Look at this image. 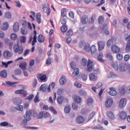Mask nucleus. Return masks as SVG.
I'll return each mask as SVG.
<instances>
[{"mask_svg":"<svg viewBox=\"0 0 130 130\" xmlns=\"http://www.w3.org/2000/svg\"><path fill=\"white\" fill-rule=\"evenodd\" d=\"M34 116L37 119H41L42 118H48L50 117V114L46 111H41L39 114L37 112H34Z\"/></svg>","mask_w":130,"mask_h":130,"instance_id":"nucleus-1","label":"nucleus"},{"mask_svg":"<svg viewBox=\"0 0 130 130\" xmlns=\"http://www.w3.org/2000/svg\"><path fill=\"white\" fill-rule=\"evenodd\" d=\"M13 51L15 53H18V54H22L24 51V48L23 46L19 45V43H17V45H15L13 47Z\"/></svg>","mask_w":130,"mask_h":130,"instance_id":"nucleus-2","label":"nucleus"},{"mask_svg":"<svg viewBox=\"0 0 130 130\" xmlns=\"http://www.w3.org/2000/svg\"><path fill=\"white\" fill-rule=\"evenodd\" d=\"M71 68L72 70H74L72 73V76L73 77H76L80 74V69L79 68L76 69V62H75V61H73L71 63Z\"/></svg>","mask_w":130,"mask_h":130,"instance_id":"nucleus-3","label":"nucleus"},{"mask_svg":"<svg viewBox=\"0 0 130 130\" xmlns=\"http://www.w3.org/2000/svg\"><path fill=\"white\" fill-rule=\"evenodd\" d=\"M27 124H28V121L27 120L23 119L21 122V125L22 126H23L24 128H26V129H31V130H34V129H38V127H34V126H27Z\"/></svg>","mask_w":130,"mask_h":130,"instance_id":"nucleus-4","label":"nucleus"},{"mask_svg":"<svg viewBox=\"0 0 130 130\" xmlns=\"http://www.w3.org/2000/svg\"><path fill=\"white\" fill-rule=\"evenodd\" d=\"M3 56L5 59L11 58L13 56V53L9 51H5L3 53Z\"/></svg>","mask_w":130,"mask_h":130,"instance_id":"nucleus-5","label":"nucleus"},{"mask_svg":"<svg viewBox=\"0 0 130 130\" xmlns=\"http://www.w3.org/2000/svg\"><path fill=\"white\" fill-rule=\"evenodd\" d=\"M119 69L120 72H125L127 70V65L125 63H121L119 64Z\"/></svg>","mask_w":130,"mask_h":130,"instance_id":"nucleus-6","label":"nucleus"},{"mask_svg":"<svg viewBox=\"0 0 130 130\" xmlns=\"http://www.w3.org/2000/svg\"><path fill=\"white\" fill-rule=\"evenodd\" d=\"M112 51L114 53H118L120 52V48L116 45H114L112 46Z\"/></svg>","mask_w":130,"mask_h":130,"instance_id":"nucleus-7","label":"nucleus"},{"mask_svg":"<svg viewBox=\"0 0 130 130\" xmlns=\"http://www.w3.org/2000/svg\"><path fill=\"white\" fill-rule=\"evenodd\" d=\"M81 22L82 24L85 25L89 22V17L87 15H83L81 19Z\"/></svg>","mask_w":130,"mask_h":130,"instance_id":"nucleus-8","label":"nucleus"},{"mask_svg":"<svg viewBox=\"0 0 130 130\" xmlns=\"http://www.w3.org/2000/svg\"><path fill=\"white\" fill-rule=\"evenodd\" d=\"M76 122H77L78 124H82V123L85 122V118L82 116H79L76 118Z\"/></svg>","mask_w":130,"mask_h":130,"instance_id":"nucleus-9","label":"nucleus"},{"mask_svg":"<svg viewBox=\"0 0 130 130\" xmlns=\"http://www.w3.org/2000/svg\"><path fill=\"white\" fill-rule=\"evenodd\" d=\"M126 105V100L125 99H122L119 102V106L121 108H123Z\"/></svg>","mask_w":130,"mask_h":130,"instance_id":"nucleus-10","label":"nucleus"},{"mask_svg":"<svg viewBox=\"0 0 130 130\" xmlns=\"http://www.w3.org/2000/svg\"><path fill=\"white\" fill-rule=\"evenodd\" d=\"M107 116L108 118L110 119H111L112 120H114L115 118H116V117H115V115L112 112L109 111L107 112Z\"/></svg>","mask_w":130,"mask_h":130,"instance_id":"nucleus-11","label":"nucleus"},{"mask_svg":"<svg viewBox=\"0 0 130 130\" xmlns=\"http://www.w3.org/2000/svg\"><path fill=\"white\" fill-rule=\"evenodd\" d=\"M112 104H113V99H107L105 103V105L108 108L111 107Z\"/></svg>","mask_w":130,"mask_h":130,"instance_id":"nucleus-12","label":"nucleus"},{"mask_svg":"<svg viewBox=\"0 0 130 130\" xmlns=\"http://www.w3.org/2000/svg\"><path fill=\"white\" fill-rule=\"evenodd\" d=\"M47 78V76L46 75H41V74H39L37 75V78L39 80H40L42 82H46V78Z\"/></svg>","mask_w":130,"mask_h":130,"instance_id":"nucleus-13","label":"nucleus"},{"mask_svg":"<svg viewBox=\"0 0 130 130\" xmlns=\"http://www.w3.org/2000/svg\"><path fill=\"white\" fill-rule=\"evenodd\" d=\"M13 102L15 105H19L22 103V100L20 98H15L13 99Z\"/></svg>","mask_w":130,"mask_h":130,"instance_id":"nucleus-14","label":"nucleus"},{"mask_svg":"<svg viewBox=\"0 0 130 130\" xmlns=\"http://www.w3.org/2000/svg\"><path fill=\"white\" fill-rule=\"evenodd\" d=\"M6 84L7 85H6L5 86H7V87H16V84H18V82H12L11 81H6L5 82Z\"/></svg>","mask_w":130,"mask_h":130,"instance_id":"nucleus-15","label":"nucleus"},{"mask_svg":"<svg viewBox=\"0 0 130 130\" xmlns=\"http://www.w3.org/2000/svg\"><path fill=\"white\" fill-rule=\"evenodd\" d=\"M98 45L99 51H101V50L104 49V47H105V43L102 41L99 42Z\"/></svg>","mask_w":130,"mask_h":130,"instance_id":"nucleus-16","label":"nucleus"},{"mask_svg":"<svg viewBox=\"0 0 130 130\" xmlns=\"http://www.w3.org/2000/svg\"><path fill=\"white\" fill-rule=\"evenodd\" d=\"M126 116H127V114L125 112L121 111L119 114V117L121 119H126Z\"/></svg>","mask_w":130,"mask_h":130,"instance_id":"nucleus-17","label":"nucleus"},{"mask_svg":"<svg viewBox=\"0 0 130 130\" xmlns=\"http://www.w3.org/2000/svg\"><path fill=\"white\" fill-rule=\"evenodd\" d=\"M64 101V97L63 96L59 95L57 98V102L58 104H62Z\"/></svg>","mask_w":130,"mask_h":130,"instance_id":"nucleus-18","label":"nucleus"},{"mask_svg":"<svg viewBox=\"0 0 130 130\" xmlns=\"http://www.w3.org/2000/svg\"><path fill=\"white\" fill-rule=\"evenodd\" d=\"M67 83V77L64 76H62L59 79V83L60 85H64Z\"/></svg>","mask_w":130,"mask_h":130,"instance_id":"nucleus-19","label":"nucleus"},{"mask_svg":"<svg viewBox=\"0 0 130 130\" xmlns=\"http://www.w3.org/2000/svg\"><path fill=\"white\" fill-rule=\"evenodd\" d=\"M110 91L109 92V95L111 96H115L116 94H117V92H116V90L114 89V88L111 87L110 88Z\"/></svg>","mask_w":130,"mask_h":130,"instance_id":"nucleus-20","label":"nucleus"},{"mask_svg":"<svg viewBox=\"0 0 130 130\" xmlns=\"http://www.w3.org/2000/svg\"><path fill=\"white\" fill-rule=\"evenodd\" d=\"M90 51L91 52V54H92L93 55H96L97 48H96V46L95 45H93L90 47Z\"/></svg>","mask_w":130,"mask_h":130,"instance_id":"nucleus-21","label":"nucleus"},{"mask_svg":"<svg viewBox=\"0 0 130 130\" xmlns=\"http://www.w3.org/2000/svg\"><path fill=\"white\" fill-rule=\"evenodd\" d=\"M97 76L95 75L94 73H91L89 75V79L90 81L96 82L97 81Z\"/></svg>","mask_w":130,"mask_h":130,"instance_id":"nucleus-22","label":"nucleus"},{"mask_svg":"<svg viewBox=\"0 0 130 130\" xmlns=\"http://www.w3.org/2000/svg\"><path fill=\"white\" fill-rule=\"evenodd\" d=\"M43 10L44 12L47 14V16L50 15V8L49 7H43Z\"/></svg>","mask_w":130,"mask_h":130,"instance_id":"nucleus-23","label":"nucleus"},{"mask_svg":"<svg viewBox=\"0 0 130 130\" xmlns=\"http://www.w3.org/2000/svg\"><path fill=\"white\" fill-rule=\"evenodd\" d=\"M43 10L44 12L47 14V16L50 15V8L49 7H43Z\"/></svg>","mask_w":130,"mask_h":130,"instance_id":"nucleus-24","label":"nucleus"},{"mask_svg":"<svg viewBox=\"0 0 130 130\" xmlns=\"http://www.w3.org/2000/svg\"><path fill=\"white\" fill-rule=\"evenodd\" d=\"M7 76L8 74L7 73V71L6 70H4L0 72V77H1V78L6 79Z\"/></svg>","mask_w":130,"mask_h":130,"instance_id":"nucleus-25","label":"nucleus"},{"mask_svg":"<svg viewBox=\"0 0 130 130\" xmlns=\"http://www.w3.org/2000/svg\"><path fill=\"white\" fill-rule=\"evenodd\" d=\"M13 31L16 33L19 31V23L15 22L13 25Z\"/></svg>","mask_w":130,"mask_h":130,"instance_id":"nucleus-26","label":"nucleus"},{"mask_svg":"<svg viewBox=\"0 0 130 130\" xmlns=\"http://www.w3.org/2000/svg\"><path fill=\"white\" fill-rule=\"evenodd\" d=\"M21 33L22 35H26L28 34V29L26 28V27L23 26L21 28Z\"/></svg>","mask_w":130,"mask_h":130,"instance_id":"nucleus-27","label":"nucleus"},{"mask_svg":"<svg viewBox=\"0 0 130 130\" xmlns=\"http://www.w3.org/2000/svg\"><path fill=\"white\" fill-rule=\"evenodd\" d=\"M37 22L38 24L41 23V14L40 13H37L36 15Z\"/></svg>","mask_w":130,"mask_h":130,"instance_id":"nucleus-28","label":"nucleus"},{"mask_svg":"<svg viewBox=\"0 0 130 130\" xmlns=\"http://www.w3.org/2000/svg\"><path fill=\"white\" fill-rule=\"evenodd\" d=\"M8 28H9V23L8 22H5L1 26L2 30H3L4 31L8 30Z\"/></svg>","mask_w":130,"mask_h":130,"instance_id":"nucleus-29","label":"nucleus"},{"mask_svg":"<svg viewBox=\"0 0 130 130\" xmlns=\"http://www.w3.org/2000/svg\"><path fill=\"white\" fill-rule=\"evenodd\" d=\"M19 68L20 69L22 70V71H25V70L27 69V63H26V62H23L20 63L19 64Z\"/></svg>","mask_w":130,"mask_h":130,"instance_id":"nucleus-30","label":"nucleus"},{"mask_svg":"<svg viewBox=\"0 0 130 130\" xmlns=\"http://www.w3.org/2000/svg\"><path fill=\"white\" fill-rule=\"evenodd\" d=\"M64 112L65 113H70L71 112V107L69 105H67L64 108Z\"/></svg>","mask_w":130,"mask_h":130,"instance_id":"nucleus-31","label":"nucleus"},{"mask_svg":"<svg viewBox=\"0 0 130 130\" xmlns=\"http://www.w3.org/2000/svg\"><path fill=\"white\" fill-rule=\"evenodd\" d=\"M44 40H45L44 36L42 35H39V36L38 37V41L41 43L42 42H44Z\"/></svg>","mask_w":130,"mask_h":130,"instance_id":"nucleus-32","label":"nucleus"},{"mask_svg":"<svg viewBox=\"0 0 130 130\" xmlns=\"http://www.w3.org/2000/svg\"><path fill=\"white\" fill-rule=\"evenodd\" d=\"M40 90L43 91V92H46V90H47V84H45L42 85L40 87Z\"/></svg>","mask_w":130,"mask_h":130,"instance_id":"nucleus-33","label":"nucleus"},{"mask_svg":"<svg viewBox=\"0 0 130 130\" xmlns=\"http://www.w3.org/2000/svg\"><path fill=\"white\" fill-rule=\"evenodd\" d=\"M95 19H96V15H95V14H93L90 17V18L89 19V23L93 24V23H94V21L95 20Z\"/></svg>","mask_w":130,"mask_h":130,"instance_id":"nucleus-34","label":"nucleus"},{"mask_svg":"<svg viewBox=\"0 0 130 130\" xmlns=\"http://www.w3.org/2000/svg\"><path fill=\"white\" fill-rule=\"evenodd\" d=\"M103 57V54L102 53H100L98 55V59L99 61H101V62H104V60L102 59Z\"/></svg>","mask_w":130,"mask_h":130,"instance_id":"nucleus-35","label":"nucleus"},{"mask_svg":"<svg viewBox=\"0 0 130 130\" xmlns=\"http://www.w3.org/2000/svg\"><path fill=\"white\" fill-rule=\"evenodd\" d=\"M92 129H100V130H103L104 128L101 125L98 124L94 127H92L91 128Z\"/></svg>","mask_w":130,"mask_h":130,"instance_id":"nucleus-36","label":"nucleus"},{"mask_svg":"<svg viewBox=\"0 0 130 130\" xmlns=\"http://www.w3.org/2000/svg\"><path fill=\"white\" fill-rule=\"evenodd\" d=\"M74 100L75 103H81L82 102V99L79 96H75Z\"/></svg>","mask_w":130,"mask_h":130,"instance_id":"nucleus-37","label":"nucleus"},{"mask_svg":"<svg viewBox=\"0 0 130 130\" xmlns=\"http://www.w3.org/2000/svg\"><path fill=\"white\" fill-rule=\"evenodd\" d=\"M5 17L6 19H8L9 20V19H11L12 18V14H11V12H7L5 13Z\"/></svg>","mask_w":130,"mask_h":130,"instance_id":"nucleus-38","label":"nucleus"},{"mask_svg":"<svg viewBox=\"0 0 130 130\" xmlns=\"http://www.w3.org/2000/svg\"><path fill=\"white\" fill-rule=\"evenodd\" d=\"M81 64L83 67H86L88 64V60L85 58H83L81 61Z\"/></svg>","mask_w":130,"mask_h":130,"instance_id":"nucleus-39","label":"nucleus"},{"mask_svg":"<svg viewBox=\"0 0 130 130\" xmlns=\"http://www.w3.org/2000/svg\"><path fill=\"white\" fill-rule=\"evenodd\" d=\"M84 50L86 51V52H89L91 50V47H90V44H86L84 47Z\"/></svg>","mask_w":130,"mask_h":130,"instance_id":"nucleus-40","label":"nucleus"},{"mask_svg":"<svg viewBox=\"0 0 130 130\" xmlns=\"http://www.w3.org/2000/svg\"><path fill=\"white\" fill-rule=\"evenodd\" d=\"M67 30H68V27L67 26V25H62L61 27V32H62V33H66Z\"/></svg>","mask_w":130,"mask_h":130,"instance_id":"nucleus-41","label":"nucleus"},{"mask_svg":"<svg viewBox=\"0 0 130 130\" xmlns=\"http://www.w3.org/2000/svg\"><path fill=\"white\" fill-rule=\"evenodd\" d=\"M16 107V110H18V111H22L24 109V108L22 105H17Z\"/></svg>","mask_w":130,"mask_h":130,"instance_id":"nucleus-42","label":"nucleus"},{"mask_svg":"<svg viewBox=\"0 0 130 130\" xmlns=\"http://www.w3.org/2000/svg\"><path fill=\"white\" fill-rule=\"evenodd\" d=\"M93 102H94L93 99L89 98L87 99V104L88 105H92V104H93Z\"/></svg>","mask_w":130,"mask_h":130,"instance_id":"nucleus-43","label":"nucleus"},{"mask_svg":"<svg viewBox=\"0 0 130 130\" xmlns=\"http://www.w3.org/2000/svg\"><path fill=\"white\" fill-rule=\"evenodd\" d=\"M18 38V36H17V34L13 33L11 35V40H16Z\"/></svg>","mask_w":130,"mask_h":130,"instance_id":"nucleus-44","label":"nucleus"},{"mask_svg":"<svg viewBox=\"0 0 130 130\" xmlns=\"http://www.w3.org/2000/svg\"><path fill=\"white\" fill-rule=\"evenodd\" d=\"M50 111L51 112H52V113H53L54 114H57V112L56 111V110H55V109H54V108H53V107L51 106L49 108Z\"/></svg>","mask_w":130,"mask_h":130,"instance_id":"nucleus-45","label":"nucleus"},{"mask_svg":"<svg viewBox=\"0 0 130 130\" xmlns=\"http://www.w3.org/2000/svg\"><path fill=\"white\" fill-rule=\"evenodd\" d=\"M109 77L112 78V79H114L115 78H116V75H115V74H114V73L110 72L109 74Z\"/></svg>","mask_w":130,"mask_h":130,"instance_id":"nucleus-46","label":"nucleus"},{"mask_svg":"<svg viewBox=\"0 0 130 130\" xmlns=\"http://www.w3.org/2000/svg\"><path fill=\"white\" fill-rule=\"evenodd\" d=\"M112 67L114 69L115 71H118V63L117 62L114 63Z\"/></svg>","mask_w":130,"mask_h":130,"instance_id":"nucleus-47","label":"nucleus"},{"mask_svg":"<svg viewBox=\"0 0 130 130\" xmlns=\"http://www.w3.org/2000/svg\"><path fill=\"white\" fill-rule=\"evenodd\" d=\"M125 50L126 51H130V41L127 42Z\"/></svg>","mask_w":130,"mask_h":130,"instance_id":"nucleus-48","label":"nucleus"},{"mask_svg":"<svg viewBox=\"0 0 130 130\" xmlns=\"http://www.w3.org/2000/svg\"><path fill=\"white\" fill-rule=\"evenodd\" d=\"M116 57L118 60H121L123 58V55L121 54H117L116 55Z\"/></svg>","mask_w":130,"mask_h":130,"instance_id":"nucleus-49","label":"nucleus"},{"mask_svg":"<svg viewBox=\"0 0 130 130\" xmlns=\"http://www.w3.org/2000/svg\"><path fill=\"white\" fill-rule=\"evenodd\" d=\"M79 95H81V96H86L87 92H86V91L84 90H81L79 91Z\"/></svg>","mask_w":130,"mask_h":130,"instance_id":"nucleus-50","label":"nucleus"},{"mask_svg":"<svg viewBox=\"0 0 130 130\" xmlns=\"http://www.w3.org/2000/svg\"><path fill=\"white\" fill-rule=\"evenodd\" d=\"M33 98H34V94H29V95L26 98V100H28L29 101H31V100H32Z\"/></svg>","mask_w":130,"mask_h":130,"instance_id":"nucleus-51","label":"nucleus"},{"mask_svg":"<svg viewBox=\"0 0 130 130\" xmlns=\"http://www.w3.org/2000/svg\"><path fill=\"white\" fill-rule=\"evenodd\" d=\"M63 92V88H58L57 91V94L58 95H61V94H62Z\"/></svg>","mask_w":130,"mask_h":130,"instance_id":"nucleus-52","label":"nucleus"},{"mask_svg":"<svg viewBox=\"0 0 130 130\" xmlns=\"http://www.w3.org/2000/svg\"><path fill=\"white\" fill-rule=\"evenodd\" d=\"M8 125H9V122H6V121H4L0 123L1 126L5 127V126H8Z\"/></svg>","mask_w":130,"mask_h":130,"instance_id":"nucleus-53","label":"nucleus"},{"mask_svg":"<svg viewBox=\"0 0 130 130\" xmlns=\"http://www.w3.org/2000/svg\"><path fill=\"white\" fill-rule=\"evenodd\" d=\"M5 43H7V44L9 45L10 47H12V46H13V42H11V41L9 39L6 40Z\"/></svg>","mask_w":130,"mask_h":130,"instance_id":"nucleus-54","label":"nucleus"},{"mask_svg":"<svg viewBox=\"0 0 130 130\" xmlns=\"http://www.w3.org/2000/svg\"><path fill=\"white\" fill-rule=\"evenodd\" d=\"M101 28L102 30H107L108 29V25H107V23H105L102 27H101Z\"/></svg>","mask_w":130,"mask_h":130,"instance_id":"nucleus-55","label":"nucleus"},{"mask_svg":"<svg viewBox=\"0 0 130 130\" xmlns=\"http://www.w3.org/2000/svg\"><path fill=\"white\" fill-rule=\"evenodd\" d=\"M98 20H99V23L100 24H102V23H103V22L104 21V18L102 16H100L98 19Z\"/></svg>","mask_w":130,"mask_h":130,"instance_id":"nucleus-56","label":"nucleus"},{"mask_svg":"<svg viewBox=\"0 0 130 130\" xmlns=\"http://www.w3.org/2000/svg\"><path fill=\"white\" fill-rule=\"evenodd\" d=\"M24 117L26 120H27V121H29V120H30V119H31V116H30L27 114H25L24 115Z\"/></svg>","mask_w":130,"mask_h":130,"instance_id":"nucleus-57","label":"nucleus"},{"mask_svg":"<svg viewBox=\"0 0 130 130\" xmlns=\"http://www.w3.org/2000/svg\"><path fill=\"white\" fill-rule=\"evenodd\" d=\"M21 74H22V71H21V69H17L15 71V75L17 76H20L21 75Z\"/></svg>","mask_w":130,"mask_h":130,"instance_id":"nucleus-58","label":"nucleus"},{"mask_svg":"<svg viewBox=\"0 0 130 130\" xmlns=\"http://www.w3.org/2000/svg\"><path fill=\"white\" fill-rule=\"evenodd\" d=\"M106 57H107V58L109 59V60H113V57L112 56V55H111V54L110 53H108L106 55Z\"/></svg>","mask_w":130,"mask_h":130,"instance_id":"nucleus-59","label":"nucleus"},{"mask_svg":"<svg viewBox=\"0 0 130 130\" xmlns=\"http://www.w3.org/2000/svg\"><path fill=\"white\" fill-rule=\"evenodd\" d=\"M38 82L37 79H35L34 80L33 83H32V87L33 88H36L37 86Z\"/></svg>","mask_w":130,"mask_h":130,"instance_id":"nucleus-60","label":"nucleus"},{"mask_svg":"<svg viewBox=\"0 0 130 130\" xmlns=\"http://www.w3.org/2000/svg\"><path fill=\"white\" fill-rule=\"evenodd\" d=\"M74 85L75 87H77V88H82V84L77 81L75 82Z\"/></svg>","mask_w":130,"mask_h":130,"instance_id":"nucleus-61","label":"nucleus"},{"mask_svg":"<svg viewBox=\"0 0 130 130\" xmlns=\"http://www.w3.org/2000/svg\"><path fill=\"white\" fill-rule=\"evenodd\" d=\"M95 115V112H92L88 116V120H91L92 117Z\"/></svg>","mask_w":130,"mask_h":130,"instance_id":"nucleus-62","label":"nucleus"},{"mask_svg":"<svg viewBox=\"0 0 130 130\" xmlns=\"http://www.w3.org/2000/svg\"><path fill=\"white\" fill-rule=\"evenodd\" d=\"M73 34V30H72L71 29H69L67 33V36H72Z\"/></svg>","mask_w":130,"mask_h":130,"instance_id":"nucleus-63","label":"nucleus"},{"mask_svg":"<svg viewBox=\"0 0 130 130\" xmlns=\"http://www.w3.org/2000/svg\"><path fill=\"white\" fill-rule=\"evenodd\" d=\"M26 38L25 36H21L20 39L21 42L22 43H25L26 42Z\"/></svg>","mask_w":130,"mask_h":130,"instance_id":"nucleus-64","label":"nucleus"}]
</instances>
